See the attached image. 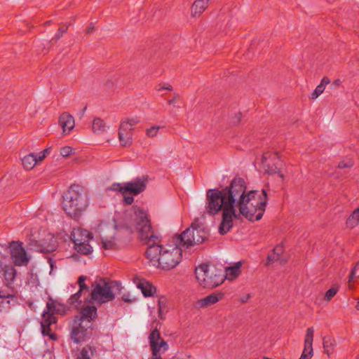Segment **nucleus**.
Returning a JSON list of instances; mask_svg holds the SVG:
<instances>
[{
  "label": "nucleus",
  "instance_id": "f257e3e1",
  "mask_svg": "<svg viewBox=\"0 0 359 359\" xmlns=\"http://www.w3.org/2000/svg\"><path fill=\"white\" fill-rule=\"evenodd\" d=\"M266 203L267 194L265 189H262V194L257 191H247L245 180L236 177L225 188L206 191L205 209L210 215L222 212L219 232L224 235L232 228L233 218L243 216L250 221L259 220L264 215Z\"/></svg>",
  "mask_w": 359,
  "mask_h": 359
},
{
  "label": "nucleus",
  "instance_id": "f03ea898",
  "mask_svg": "<svg viewBox=\"0 0 359 359\" xmlns=\"http://www.w3.org/2000/svg\"><path fill=\"white\" fill-rule=\"evenodd\" d=\"M127 219L130 231L136 229L140 241L148 246L146 255L153 266L163 270H170L179 264L182 257L180 246L160 245L161 238L152 229L148 214L144 209H133L128 214Z\"/></svg>",
  "mask_w": 359,
  "mask_h": 359
},
{
  "label": "nucleus",
  "instance_id": "7ed1b4c3",
  "mask_svg": "<svg viewBox=\"0 0 359 359\" xmlns=\"http://www.w3.org/2000/svg\"><path fill=\"white\" fill-rule=\"evenodd\" d=\"M79 316H76L72 325L71 338L79 343L92 334V321L97 317V308L93 305H83Z\"/></svg>",
  "mask_w": 359,
  "mask_h": 359
},
{
  "label": "nucleus",
  "instance_id": "20e7f679",
  "mask_svg": "<svg viewBox=\"0 0 359 359\" xmlns=\"http://www.w3.org/2000/svg\"><path fill=\"white\" fill-rule=\"evenodd\" d=\"M88 197L82 188L74 185L64 196L63 209L71 217L77 219L86 210Z\"/></svg>",
  "mask_w": 359,
  "mask_h": 359
},
{
  "label": "nucleus",
  "instance_id": "39448f33",
  "mask_svg": "<svg viewBox=\"0 0 359 359\" xmlns=\"http://www.w3.org/2000/svg\"><path fill=\"white\" fill-rule=\"evenodd\" d=\"M135 208H141L138 206H133L130 210H126L123 213V223L116 224V233L114 237L111 238H102V246L104 250H116L123 247L128 242L130 241V235L133 232H137L136 229L130 231L129 224L127 221L128 214L133 211Z\"/></svg>",
  "mask_w": 359,
  "mask_h": 359
},
{
  "label": "nucleus",
  "instance_id": "423d86ee",
  "mask_svg": "<svg viewBox=\"0 0 359 359\" xmlns=\"http://www.w3.org/2000/svg\"><path fill=\"white\" fill-rule=\"evenodd\" d=\"M147 181V177L142 176L125 183H114L107 189L119 192L123 196L124 203L130 205L134 201L133 196H137L146 189Z\"/></svg>",
  "mask_w": 359,
  "mask_h": 359
},
{
  "label": "nucleus",
  "instance_id": "0eeeda50",
  "mask_svg": "<svg viewBox=\"0 0 359 359\" xmlns=\"http://www.w3.org/2000/svg\"><path fill=\"white\" fill-rule=\"evenodd\" d=\"M195 274L199 285L205 288L216 287L224 280V274L222 269L207 264L196 267Z\"/></svg>",
  "mask_w": 359,
  "mask_h": 359
},
{
  "label": "nucleus",
  "instance_id": "6e6552de",
  "mask_svg": "<svg viewBox=\"0 0 359 359\" xmlns=\"http://www.w3.org/2000/svg\"><path fill=\"white\" fill-rule=\"evenodd\" d=\"M121 288V283L117 281L100 280L92 285L91 298L100 304L112 302Z\"/></svg>",
  "mask_w": 359,
  "mask_h": 359
},
{
  "label": "nucleus",
  "instance_id": "1a4fd4ad",
  "mask_svg": "<svg viewBox=\"0 0 359 359\" xmlns=\"http://www.w3.org/2000/svg\"><path fill=\"white\" fill-rule=\"evenodd\" d=\"M59 304L55 301L50 299L46 304V309L42 313L41 327L43 335L49 336L51 339H55L54 334L51 333L50 325L55 323L56 319L54 316L55 313L59 312L57 306Z\"/></svg>",
  "mask_w": 359,
  "mask_h": 359
},
{
  "label": "nucleus",
  "instance_id": "9d476101",
  "mask_svg": "<svg viewBox=\"0 0 359 359\" xmlns=\"http://www.w3.org/2000/svg\"><path fill=\"white\" fill-rule=\"evenodd\" d=\"M138 117L126 118L120 123L118 129V140L121 146L129 147L133 143V130L140 123Z\"/></svg>",
  "mask_w": 359,
  "mask_h": 359
},
{
  "label": "nucleus",
  "instance_id": "9b49d317",
  "mask_svg": "<svg viewBox=\"0 0 359 359\" xmlns=\"http://www.w3.org/2000/svg\"><path fill=\"white\" fill-rule=\"evenodd\" d=\"M151 356L149 359H163L161 355L169 348V345L161 336L157 329L152 330L149 337Z\"/></svg>",
  "mask_w": 359,
  "mask_h": 359
},
{
  "label": "nucleus",
  "instance_id": "f8f14e48",
  "mask_svg": "<svg viewBox=\"0 0 359 359\" xmlns=\"http://www.w3.org/2000/svg\"><path fill=\"white\" fill-rule=\"evenodd\" d=\"M11 258L17 266H26L29 260L27 255L22 247V243L12 241L10 243Z\"/></svg>",
  "mask_w": 359,
  "mask_h": 359
},
{
  "label": "nucleus",
  "instance_id": "ddd939ff",
  "mask_svg": "<svg viewBox=\"0 0 359 359\" xmlns=\"http://www.w3.org/2000/svg\"><path fill=\"white\" fill-rule=\"evenodd\" d=\"M279 157L276 153L266 152L262 158V168L269 175L278 172Z\"/></svg>",
  "mask_w": 359,
  "mask_h": 359
},
{
  "label": "nucleus",
  "instance_id": "4468645a",
  "mask_svg": "<svg viewBox=\"0 0 359 359\" xmlns=\"http://www.w3.org/2000/svg\"><path fill=\"white\" fill-rule=\"evenodd\" d=\"M176 241L181 247L189 248L194 245V225L192 224L191 227L186 229L178 236Z\"/></svg>",
  "mask_w": 359,
  "mask_h": 359
},
{
  "label": "nucleus",
  "instance_id": "2eb2a0df",
  "mask_svg": "<svg viewBox=\"0 0 359 359\" xmlns=\"http://www.w3.org/2000/svg\"><path fill=\"white\" fill-rule=\"evenodd\" d=\"M314 329L311 327L306 330L304 339V348L299 359H310L313 355V339Z\"/></svg>",
  "mask_w": 359,
  "mask_h": 359
},
{
  "label": "nucleus",
  "instance_id": "dca6fc26",
  "mask_svg": "<svg viewBox=\"0 0 359 359\" xmlns=\"http://www.w3.org/2000/svg\"><path fill=\"white\" fill-rule=\"evenodd\" d=\"M93 238L91 233L86 229L81 228H75L71 234V239L74 243H81V242L90 241Z\"/></svg>",
  "mask_w": 359,
  "mask_h": 359
},
{
  "label": "nucleus",
  "instance_id": "f3484780",
  "mask_svg": "<svg viewBox=\"0 0 359 359\" xmlns=\"http://www.w3.org/2000/svg\"><path fill=\"white\" fill-rule=\"evenodd\" d=\"M59 123L64 133H69L75 126L74 117L68 113H63L60 116Z\"/></svg>",
  "mask_w": 359,
  "mask_h": 359
},
{
  "label": "nucleus",
  "instance_id": "a211bd4d",
  "mask_svg": "<svg viewBox=\"0 0 359 359\" xmlns=\"http://www.w3.org/2000/svg\"><path fill=\"white\" fill-rule=\"evenodd\" d=\"M222 297V295L220 294L212 293L203 299L198 300L196 303V306L199 309L210 306L219 302Z\"/></svg>",
  "mask_w": 359,
  "mask_h": 359
},
{
  "label": "nucleus",
  "instance_id": "6ab92c4d",
  "mask_svg": "<svg viewBox=\"0 0 359 359\" xmlns=\"http://www.w3.org/2000/svg\"><path fill=\"white\" fill-rule=\"evenodd\" d=\"M210 0H195L191 8V16L196 18L200 16L208 8Z\"/></svg>",
  "mask_w": 359,
  "mask_h": 359
},
{
  "label": "nucleus",
  "instance_id": "aec40b11",
  "mask_svg": "<svg viewBox=\"0 0 359 359\" xmlns=\"http://www.w3.org/2000/svg\"><path fill=\"white\" fill-rule=\"evenodd\" d=\"M38 161H40L37 154L30 153L22 158V164L25 170H29L36 165Z\"/></svg>",
  "mask_w": 359,
  "mask_h": 359
},
{
  "label": "nucleus",
  "instance_id": "412c9836",
  "mask_svg": "<svg viewBox=\"0 0 359 359\" xmlns=\"http://www.w3.org/2000/svg\"><path fill=\"white\" fill-rule=\"evenodd\" d=\"M137 288L141 290L142 293L144 297H151L156 292V288L152 284L144 280H140L137 284Z\"/></svg>",
  "mask_w": 359,
  "mask_h": 359
},
{
  "label": "nucleus",
  "instance_id": "4be33fe9",
  "mask_svg": "<svg viewBox=\"0 0 359 359\" xmlns=\"http://www.w3.org/2000/svg\"><path fill=\"white\" fill-rule=\"evenodd\" d=\"M241 266V262H237L233 266L226 268L224 278L230 280H234L240 274Z\"/></svg>",
  "mask_w": 359,
  "mask_h": 359
},
{
  "label": "nucleus",
  "instance_id": "5701e85b",
  "mask_svg": "<svg viewBox=\"0 0 359 359\" xmlns=\"http://www.w3.org/2000/svg\"><path fill=\"white\" fill-rule=\"evenodd\" d=\"M208 235L204 228L194 226V245L202 243L207 238Z\"/></svg>",
  "mask_w": 359,
  "mask_h": 359
},
{
  "label": "nucleus",
  "instance_id": "b1692460",
  "mask_svg": "<svg viewBox=\"0 0 359 359\" xmlns=\"http://www.w3.org/2000/svg\"><path fill=\"white\" fill-rule=\"evenodd\" d=\"M108 126L104 123V121L100 118H94L93 121L92 129L95 133L103 134L107 129Z\"/></svg>",
  "mask_w": 359,
  "mask_h": 359
},
{
  "label": "nucleus",
  "instance_id": "393cba45",
  "mask_svg": "<svg viewBox=\"0 0 359 359\" xmlns=\"http://www.w3.org/2000/svg\"><path fill=\"white\" fill-rule=\"evenodd\" d=\"M96 353V350L91 346H85L81 351L77 359H91Z\"/></svg>",
  "mask_w": 359,
  "mask_h": 359
},
{
  "label": "nucleus",
  "instance_id": "a878e982",
  "mask_svg": "<svg viewBox=\"0 0 359 359\" xmlns=\"http://www.w3.org/2000/svg\"><path fill=\"white\" fill-rule=\"evenodd\" d=\"M17 272L13 266H6L4 271V278L7 284L13 283Z\"/></svg>",
  "mask_w": 359,
  "mask_h": 359
},
{
  "label": "nucleus",
  "instance_id": "bb28decb",
  "mask_svg": "<svg viewBox=\"0 0 359 359\" xmlns=\"http://www.w3.org/2000/svg\"><path fill=\"white\" fill-rule=\"evenodd\" d=\"M75 245V249L79 253H81L83 255H89L93 252V248L89 244V241L86 242H81V243H77Z\"/></svg>",
  "mask_w": 359,
  "mask_h": 359
},
{
  "label": "nucleus",
  "instance_id": "cd10ccee",
  "mask_svg": "<svg viewBox=\"0 0 359 359\" xmlns=\"http://www.w3.org/2000/svg\"><path fill=\"white\" fill-rule=\"evenodd\" d=\"M283 246L282 245H276L273 249V252L268 255V262H271L278 260L280 256L283 253Z\"/></svg>",
  "mask_w": 359,
  "mask_h": 359
},
{
  "label": "nucleus",
  "instance_id": "c85d7f7f",
  "mask_svg": "<svg viewBox=\"0 0 359 359\" xmlns=\"http://www.w3.org/2000/svg\"><path fill=\"white\" fill-rule=\"evenodd\" d=\"M359 223V207L355 209L352 215L348 218L346 225L349 228H353Z\"/></svg>",
  "mask_w": 359,
  "mask_h": 359
},
{
  "label": "nucleus",
  "instance_id": "c756f323",
  "mask_svg": "<svg viewBox=\"0 0 359 359\" xmlns=\"http://www.w3.org/2000/svg\"><path fill=\"white\" fill-rule=\"evenodd\" d=\"M334 345H335V343L333 339H325L323 341V348H324L325 352L327 355L332 354Z\"/></svg>",
  "mask_w": 359,
  "mask_h": 359
},
{
  "label": "nucleus",
  "instance_id": "7c9ffc66",
  "mask_svg": "<svg viewBox=\"0 0 359 359\" xmlns=\"http://www.w3.org/2000/svg\"><path fill=\"white\" fill-rule=\"evenodd\" d=\"M82 291L79 290L77 292L74 294L69 299V303L70 305L77 306L81 303V297Z\"/></svg>",
  "mask_w": 359,
  "mask_h": 359
},
{
  "label": "nucleus",
  "instance_id": "2f4dec72",
  "mask_svg": "<svg viewBox=\"0 0 359 359\" xmlns=\"http://www.w3.org/2000/svg\"><path fill=\"white\" fill-rule=\"evenodd\" d=\"M158 316L161 318H163L164 314L168 311L166 307L165 299L161 298L158 299Z\"/></svg>",
  "mask_w": 359,
  "mask_h": 359
},
{
  "label": "nucleus",
  "instance_id": "473e14b6",
  "mask_svg": "<svg viewBox=\"0 0 359 359\" xmlns=\"http://www.w3.org/2000/svg\"><path fill=\"white\" fill-rule=\"evenodd\" d=\"M161 127L158 126H154L146 130V135L148 137H156Z\"/></svg>",
  "mask_w": 359,
  "mask_h": 359
},
{
  "label": "nucleus",
  "instance_id": "72a5a7b5",
  "mask_svg": "<svg viewBox=\"0 0 359 359\" xmlns=\"http://www.w3.org/2000/svg\"><path fill=\"white\" fill-rule=\"evenodd\" d=\"M338 291V287L336 286H332L325 293V299L327 301H330L334 295L337 294Z\"/></svg>",
  "mask_w": 359,
  "mask_h": 359
},
{
  "label": "nucleus",
  "instance_id": "f704fd0d",
  "mask_svg": "<svg viewBox=\"0 0 359 359\" xmlns=\"http://www.w3.org/2000/svg\"><path fill=\"white\" fill-rule=\"evenodd\" d=\"M325 90L323 84H319L316 86V89L311 93V99H316L320 95H321Z\"/></svg>",
  "mask_w": 359,
  "mask_h": 359
},
{
  "label": "nucleus",
  "instance_id": "c9c22d12",
  "mask_svg": "<svg viewBox=\"0 0 359 359\" xmlns=\"http://www.w3.org/2000/svg\"><path fill=\"white\" fill-rule=\"evenodd\" d=\"M86 279V277L84 276H81L79 278L78 280V284L79 285V290L80 291H83L86 290V291H88V287L85 284V280Z\"/></svg>",
  "mask_w": 359,
  "mask_h": 359
},
{
  "label": "nucleus",
  "instance_id": "e433bc0d",
  "mask_svg": "<svg viewBox=\"0 0 359 359\" xmlns=\"http://www.w3.org/2000/svg\"><path fill=\"white\" fill-rule=\"evenodd\" d=\"M73 149L70 147H64L60 149V154L63 157H67L72 154Z\"/></svg>",
  "mask_w": 359,
  "mask_h": 359
},
{
  "label": "nucleus",
  "instance_id": "4c0bfd02",
  "mask_svg": "<svg viewBox=\"0 0 359 359\" xmlns=\"http://www.w3.org/2000/svg\"><path fill=\"white\" fill-rule=\"evenodd\" d=\"M359 268V264H357L351 270L349 278H348V282L351 283L357 278L356 276V271Z\"/></svg>",
  "mask_w": 359,
  "mask_h": 359
},
{
  "label": "nucleus",
  "instance_id": "58836bf2",
  "mask_svg": "<svg viewBox=\"0 0 359 359\" xmlns=\"http://www.w3.org/2000/svg\"><path fill=\"white\" fill-rule=\"evenodd\" d=\"M13 296L11 294H6L4 292H0V305L4 303L6 300L9 304V299L12 298Z\"/></svg>",
  "mask_w": 359,
  "mask_h": 359
},
{
  "label": "nucleus",
  "instance_id": "ea45409f",
  "mask_svg": "<svg viewBox=\"0 0 359 359\" xmlns=\"http://www.w3.org/2000/svg\"><path fill=\"white\" fill-rule=\"evenodd\" d=\"M353 165V162L352 160H348L346 162L341 161L339 163L338 167L339 168H351Z\"/></svg>",
  "mask_w": 359,
  "mask_h": 359
},
{
  "label": "nucleus",
  "instance_id": "a19ab883",
  "mask_svg": "<svg viewBox=\"0 0 359 359\" xmlns=\"http://www.w3.org/2000/svg\"><path fill=\"white\" fill-rule=\"evenodd\" d=\"M67 30V27H60L59 29H58V32L56 33L55 34V38L57 39H60L64 33H65Z\"/></svg>",
  "mask_w": 359,
  "mask_h": 359
},
{
  "label": "nucleus",
  "instance_id": "79ce46f5",
  "mask_svg": "<svg viewBox=\"0 0 359 359\" xmlns=\"http://www.w3.org/2000/svg\"><path fill=\"white\" fill-rule=\"evenodd\" d=\"M49 153V149H46L43 151L38 153V158L39 161H42L45 158L46 156Z\"/></svg>",
  "mask_w": 359,
  "mask_h": 359
},
{
  "label": "nucleus",
  "instance_id": "37998d69",
  "mask_svg": "<svg viewBox=\"0 0 359 359\" xmlns=\"http://www.w3.org/2000/svg\"><path fill=\"white\" fill-rule=\"evenodd\" d=\"M330 83V81L327 78L324 77L322 80L320 84H323V87L325 88V86Z\"/></svg>",
  "mask_w": 359,
  "mask_h": 359
},
{
  "label": "nucleus",
  "instance_id": "c03bdc74",
  "mask_svg": "<svg viewBox=\"0 0 359 359\" xmlns=\"http://www.w3.org/2000/svg\"><path fill=\"white\" fill-rule=\"evenodd\" d=\"M162 89H165V90H172V86H170V85H168L166 86H163V87L160 88L158 89V90H161Z\"/></svg>",
  "mask_w": 359,
  "mask_h": 359
},
{
  "label": "nucleus",
  "instance_id": "a18cd8bd",
  "mask_svg": "<svg viewBox=\"0 0 359 359\" xmlns=\"http://www.w3.org/2000/svg\"><path fill=\"white\" fill-rule=\"evenodd\" d=\"M122 299H123L124 302H129V301H130V299H129L128 297H126V296H123V297H122Z\"/></svg>",
  "mask_w": 359,
  "mask_h": 359
},
{
  "label": "nucleus",
  "instance_id": "49530a36",
  "mask_svg": "<svg viewBox=\"0 0 359 359\" xmlns=\"http://www.w3.org/2000/svg\"><path fill=\"white\" fill-rule=\"evenodd\" d=\"M55 248V245H53L52 247H50V248L48 249V251H53Z\"/></svg>",
  "mask_w": 359,
  "mask_h": 359
},
{
  "label": "nucleus",
  "instance_id": "de8ad7c7",
  "mask_svg": "<svg viewBox=\"0 0 359 359\" xmlns=\"http://www.w3.org/2000/svg\"><path fill=\"white\" fill-rule=\"evenodd\" d=\"M86 107L82 110L81 113V117H82L83 115H84V113H85V111H86Z\"/></svg>",
  "mask_w": 359,
  "mask_h": 359
},
{
  "label": "nucleus",
  "instance_id": "09e8293b",
  "mask_svg": "<svg viewBox=\"0 0 359 359\" xmlns=\"http://www.w3.org/2000/svg\"><path fill=\"white\" fill-rule=\"evenodd\" d=\"M355 308L357 309V310H359V302H357Z\"/></svg>",
  "mask_w": 359,
  "mask_h": 359
},
{
  "label": "nucleus",
  "instance_id": "8fccbe9b",
  "mask_svg": "<svg viewBox=\"0 0 359 359\" xmlns=\"http://www.w3.org/2000/svg\"><path fill=\"white\" fill-rule=\"evenodd\" d=\"M91 29H93V27H92V28H89V29H88V32H91Z\"/></svg>",
  "mask_w": 359,
  "mask_h": 359
},
{
  "label": "nucleus",
  "instance_id": "3c124183",
  "mask_svg": "<svg viewBox=\"0 0 359 359\" xmlns=\"http://www.w3.org/2000/svg\"><path fill=\"white\" fill-rule=\"evenodd\" d=\"M171 359H179V358H176V357H173V358H172Z\"/></svg>",
  "mask_w": 359,
  "mask_h": 359
}]
</instances>
